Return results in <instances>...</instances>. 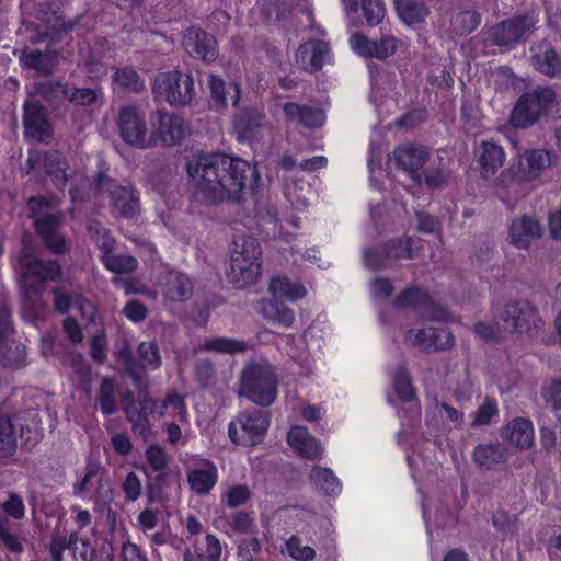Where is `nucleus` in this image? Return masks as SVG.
Listing matches in <instances>:
<instances>
[{"label":"nucleus","mask_w":561,"mask_h":561,"mask_svg":"<svg viewBox=\"0 0 561 561\" xmlns=\"http://www.w3.org/2000/svg\"><path fill=\"white\" fill-rule=\"evenodd\" d=\"M115 354L134 383L140 381L142 371L156 370L161 366L160 348L154 340L144 341L138 345V359L128 345L121 346Z\"/></svg>","instance_id":"6e6552de"},{"label":"nucleus","mask_w":561,"mask_h":561,"mask_svg":"<svg viewBox=\"0 0 561 561\" xmlns=\"http://www.w3.org/2000/svg\"><path fill=\"white\" fill-rule=\"evenodd\" d=\"M27 163L32 170L43 169L58 190H64L67 186L69 179L66 171L67 161L60 151L37 152L27 159Z\"/></svg>","instance_id":"412c9836"},{"label":"nucleus","mask_w":561,"mask_h":561,"mask_svg":"<svg viewBox=\"0 0 561 561\" xmlns=\"http://www.w3.org/2000/svg\"><path fill=\"white\" fill-rule=\"evenodd\" d=\"M261 247L254 238L242 237L233 242L228 275L237 287L256 282L261 275Z\"/></svg>","instance_id":"20e7f679"},{"label":"nucleus","mask_w":561,"mask_h":561,"mask_svg":"<svg viewBox=\"0 0 561 561\" xmlns=\"http://www.w3.org/2000/svg\"><path fill=\"white\" fill-rule=\"evenodd\" d=\"M68 102L75 106L91 107L104 104V93L101 88L70 87Z\"/></svg>","instance_id":"09e8293b"},{"label":"nucleus","mask_w":561,"mask_h":561,"mask_svg":"<svg viewBox=\"0 0 561 561\" xmlns=\"http://www.w3.org/2000/svg\"><path fill=\"white\" fill-rule=\"evenodd\" d=\"M348 16L358 11V0H342ZM360 10L368 26L379 25L386 16V7L381 0H360Z\"/></svg>","instance_id":"f704fd0d"},{"label":"nucleus","mask_w":561,"mask_h":561,"mask_svg":"<svg viewBox=\"0 0 561 561\" xmlns=\"http://www.w3.org/2000/svg\"><path fill=\"white\" fill-rule=\"evenodd\" d=\"M113 81L122 89L134 93H139L145 89L144 81L139 73L131 67L116 68L113 75Z\"/></svg>","instance_id":"3c124183"},{"label":"nucleus","mask_w":561,"mask_h":561,"mask_svg":"<svg viewBox=\"0 0 561 561\" xmlns=\"http://www.w3.org/2000/svg\"><path fill=\"white\" fill-rule=\"evenodd\" d=\"M428 296L419 287H410L402 291L394 300L398 307H417L426 304Z\"/></svg>","instance_id":"bf43d9fd"},{"label":"nucleus","mask_w":561,"mask_h":561,"mask_svg":"<svg viewBox=\"0 0 561 561\" xmlns=\"http://www.w3.org/2000/svg\"><path fill=\"white\" fill-rule=\"evenodd\" d=\"M505 161L504 149L494 141H482L479 147V164L481 175L489 179L503 165Z\"/></svg>","instance_id":"e433bc0d"},{"label":"nucleus","mask_w":561,"mask_h":561,"mask_svg":"<svg viewBox=\"0 0 561 561\" xmlns=\"http://www.w3.org/2000/svg\"><path fill=\"white\" fill-rule=\"evenodd\" d=\"M160 285L164 297L172 301L183 302L193 295L192 279L185 273L176 270H170L162 274Z\"/></svg>","instance_id":"a878e982"},{"label":"nucleus","mask_w":561,"mask_h":561,"mask_svg":"<svg viewBox=\"0 0 561 561\" xmlns=\"http://www.w3.org/2000/svg\"><path fill=\"white\" fill-rule=\"evenodd\" d=\"M263 115L253 107L244 108L234 116L233 129L240 142L252 141L262 126Z\"/></svg>","instance_id":"473e14b6"},{"label":"nucleus","mask_w":561,"mask_h":561,"mask_svg":"<svg viewBox=\"0 0 561 561\" xmlns=\"http://www.w3.org/2000/svg\"><path fill=\"white\" fill-rule=\"evenodd\" d=\"M257 311L266 320L287 328L293 325L295 320L294 311L277 299L261 300Z\"/></svg>","instance_id":"79ce46f5"},{"label":"nucleus","mask_w":561,"mask_h":561,"mask_svg":"<svg viewBox=\"0 0 561 561\" xmlns=\"http://www.w3.org/2000/svg\"><path fill=\"white\" fill-rule=\"evenodd\" d=\"M400 259H412V239H391L383 245H375L363 250L364 265L373 271L392 267Z\"/></svg>","instance_id":"4468645a"},{"label":"nucleus","mask_w":561,"mask_h":561,"mask_svg":"<svg viewBox=\"0 0 561 561\" xmlns=\"http://www.w3.org/2000/svg\"><path fill=\"white\" fill-rule=\"evenodd\" d=\"M16 431L9 414L0 413V466L15 462Z\"/></svg>","instance_id":"72a5a7b5"},{"label":"nucleus","mask_w":561,"mask_h":561,"mask_svg":"<svg viewBox=\"0 0 561 561\" xmlns=\"http://www.w3.org/2000/svg\"><path fill=\"white\" fill-rule=\"evenodd\" d=\"M405 341L412 346L426 352L445 351L455 345V337L448 328L411 329L405 333Z\"/></svg>","instance_id":"aec40b11"},{"label":"nucleus","mask_w":561,"mask_h":561,"mask_svg":"<svg viewBox=\"0 0 561 561\" xmlns=\"http://www.w3.org/2000/svg\"><path fill=\"white\" fill-rule=\"evenodd\" d=\"M493 527L504 536H512L516 533L515 517L505 511H497L492 516Z\"/></svg>","instance_id":"338daca9"},{"label":"nucleus","mask_w":561,"mask_h":561,"mask_svg":"<svg viewBox=\"0 0 561 561\" xmlns=\"http://www.w3.org/2000/svg\"><path fill=\"white\" fill-rule=\"evenodd\" d=\"M393 388L397 396L405 402L415 398V390L412 386L410 375L405 366H399L393 375Z\"/></svg>","instance_id":"5fc2aeb1"},{"label":"nucleus","mask_w":561,"mask_h":561,"mask_svg":"<svg viewBox=\"0 0 561 561\" xmlns=\"http://www.w3.org/2000/svg\"><path fill=\"white\" fill-rule=\"evenodd\" d=\"M106 472L107 470L99 460L88 459L83 476L72 485V495L75 497H84L93 486H96L95 496L102 497L103 481Z\"/></svg>","instance_id":"cd10ccee"},{"label":"nucleus","mask_w":561,"mask_h":561,"mask_svg":"<svg viewBox=\"0 0 561 561\" xmlns=\"http://www.w3.org/2000/svg\"><path fill=\"white\" fill-rule=\"evenodd\" d=\"M203 348L221 354H236L244 352L247 350V343L230 337H214L206 340L203 344Z\"/></svg>","instance_id":"603ef678"},{"label":"nucleus","mask_w":561,"mask_h":561,"mask_svg":"<svg viewBox=\"0 0 561 561\" xmlns=\"http://www.w3.org/2000/svg\"><path fill=\"white\" fill-rule=\"evenodd\" d=\"M121 489L127 502H136L142 493V483L135 472H129L124 478Z\"/></svg>","instance_id":"052dcab7"},{"label":"nucleus","mask_w":561,"mask_h":561,"mask_svg":"<svg viewBox=\"0 0 561 561\" xmlns=\"http://www.w3.org/2000/svg\"><path fill=\"white\" fill-rule=\"evenodd\" d=\"M209 88L211 93V100L217 108H222L228 105L227 95L230 96L232 105H237V103L239 102L240 89L238 84H227L219 77L210 76Z\"/></svg>","instance_id":"a18cd8bd"},{"label":"nucleus","mask_w":561,"mask_h":561,"mask_svg":"<svg viewBox=\"0 0 561 561\" xmlns=\"http://www.w3.org/2000/svg\"><path fill=\"white\" fill-rule=\"evenodd\" d=\"M552 163V154L548 150H526L519 154L506 171L501 174L499 184L508 186L506 179L512 181H530L538 178Z\"/></svg>","instance_id":"2eb2a0df"},{"label":"nucleus","mask_w":561,"mask_h":561,"mask_svg":"<svg viewBox=\"0 0 561 561\" xmlns=\"http://www.w3.org/2000/svg\"><path fill=\"white\" fill-rule=\"evenodd\" d=\"M145 472L148 478L146 484V496L148 504H162L165 501L163 491L170 485L171 471L168 469L154 471V476L149 474L147 471Z\"/></svg>","instance_id":"de8ad7c7"},{"label":"nucleus","mask_w":561,"mask_h":561,"mask_svg":"<svg viewBox=\"0 0 561 561\" xmlns=\"http://www.w3.org/2000/svg\"><path fill=\"white\" fill-rule=\"evenodd\" d=\"M501 436L516 447L528 448L534 440L533 424L528 419L516 417L502 428Z\"/></svg>","instance_id":"c9c22d12"},{"label":"nucleus","mask_w":561,"mask_h":561,"mask_svg":"<svg viewBox=\"0 0 561 561\" xmlns=\"http://www.w3.org/2000/svg\"><path fill=\"white\" fill-rule=\"evenodd\" d=\"M21 64L26 68L36 70L41 75H49L55 67V57L48 51L33 49L23 53Z\"/></svg>","instance_id":"8fccbe9b"},{"label":"nucleus","mask_w":561,"mask_h":561,"mask_svg":"<svg viewBox=\"0 0 561 561\" xmlns=\"http://www.w3.org/2000/svg\"><path fill=\"white\" fill-rule=\"evenodd\" d=\"M122 408L131 423L133 433L146 440L151 433L149 415L157 409V402L147 392H139L136 399L128 390L122 396Z\"/></svg>","instance_id":"dca6fc26"},{"label":"nucleus","mask_w":561,"mask_h":561,"mask_svg":"<svg viewBox=\"0 0 561 561\" xmlns=\"http://www.w3.org/2000/svg\"><path fill=\"white\" fill-rule=\"evenodd\" d=\"M285 545L288 554L297 561H311L316 557L314 549L310 546H304L298 536H291Z\"/></svg>","instance_id":"13d9d810"},{"label":"nucleus","mask_w":561,"mask_h":561,"mask_svg":"<svg viewBox=\"0 0 561 561\" xmlns=\"http://www.w3.org/2000/svg\"><path fill=\"white\" fill-rule=\"evenodd\" d=\"M184 49L194 58L204 62H213L218 57L217 42L215 37L201 28H190L183 36Z\"/></svg>","instance_id":"5701e85b"},{"label":"nucleus","mask_w":561,"mask_h":561,"mask_svg":"<svg viewBox=\"0 0 561 561\" xmlns=\"http://www.w3.org/2000/svg\"><path fill=\"white\" fill-rule=\"evenodd\" d=\"M268 289L277 300L284 298L296 301L306 296L305 287L299 283L291 282L287 276L272 277Z\"/></svg>","instance_id":"c03bdc74"},{"label":"nucleus","mask_w":561,"mask_h":561,"mask_svg":"<svg viewBox=\"0 0 561 561\" xmlns=\"http://www.w3.org/2000/svg\"><path fill=\"white\" fill-rule=\"evenodd\" d=\"M35 21V31L37 33L34 42L39 43L47 37L67 34L75 27V22H66L62 12L60 11L57 2L54 1H38L34 3L33 13Z\"/></svg>","instance_id":"f8f14e48"},{"label":"nucleus","mask_w":561,"mask_h":561,"mask_svg":"<svg viewBox=\"0 0 561 561\" xmlns=\"http://www.w3.org/2000/svg\"><path fill=\"white\" fill-rule=\"evenodd\" d=\"M474 463L485 470H495L506 462V449L500 444H479L472 453Z\"/></svg>","instance_id":"58836bf2"},{"label":"nucleus","mask_w":561,"mask_h":561,"mask_svg":"<svg viewBox=\"0 0 561 561\" xmlns=\"http://www.w3.org/2000/svg\"><path fill=\"white\" fill-rule=\"evenodd\" d=\"M538 19L533 12L515 14L493 25L488 33L491 46L512 50L536 31Z\"/></svg>","instance_id":"423d86ee"},{"label":"nucleus","mask_w":561,"mask_h":561,"mask_svg":"<svg viewBox=\"0 0 561 561\" xmlns=\"http://www.w3.org/2000/svg\"><path fill=\"white\" fill-rule=\"evenodd\" d=\"M557 94L551 87L528 90L518 100L511 121L517 128H527L546 114L554 103Z\"/></svg>","instance_id":"0eeeda50"},{"label":"nucleus","mask_w":561,"mask_h":561,"mask_svg":"<svg viewBox=\"0 0 561 561\" xmlns=\"http://www.w3.org/2000/svg\"><path fill=\"white\" fill-rule=\"evenodd\" d=\"M494 318L497 324L503 322L504 330L526 334H533L541 322L537 307L528 300L508 301L496 311Z\"/></svg>","instance_id":"1a4fd4ad"},{"label":"nucleus","mask_w":561,"mask_h":561,"mask_svg":"<svg viewBox=\"0 0 561 561\" xmlns=\"http://www.w3.org/2000/svg\"><path fill=\"white\" fill-rule=\"evenodd\" d=\"M117 126L121 137L130 146L146 149L157 145L154 135L148 133L145 113L134 105L119 110Z\"/></svg>","instance_id":"ddd939ff"},{"label":"nucleus","mask_w":561,"mask_h":561,"mask_svg":"<svg viewBox=\"0 0 561 561\" xmlns=\"http://www.w3.org/2000/svg\"><path fill=\"white\" fill-rule=\"evenodd\" d=\"M70 87L58 80H46L36 85V94L41 95L53 108L68 102Z\"/></svg>","instance_id":"49530a36"},{"label":"nucleus","mask_w":561,"mask_h":561,"mask_svg":"<svg viewBox=\"0 0 561 561\" xmlns=\"http://www.w3.org/2000/svg\"><path fill=\"white\" fill-rule=\"evenodd\" d=\"M8 524V518L0 514V542L3 543L11 552L21 553L23 551V546L16 535L10 531Z\"/></svg>","instance_id":"0e129e2a"},{"label":"nucleus","mask_w":561,"mask_h":561,"mask_svg":"<svg viewBox=\"0 0 561 561\" xmlns=\"http://www.w3.org/2000/svg\"><path fill=\"white\" fill-rule=\"evenodd\" d=\"M152 125L156 127V139H160L165 146H173L180 142L186 134L184 119L167 111L158 110L151 117Z\"/></svg>","instance_id":"4be33fe9"},{"label":"nucleus","mask_w":561,"mask_h":561,"mask_svg":"<svg viewBox=\"0 0 561 561\" xmlns=\"http://www.w3.org/2000/svg\"><path fill=\"white\" fill-rule=\"evenodd\" d=\"M310 481L317 491L325 496H337L342 491L339 478L327 467H313L310 472Z\"/></svg>","instance_id":"a19ab883"},{"label":"nucleus","mask_w":561,"mask_h":561,"mask_svg":"<svg viewBox=\"0 0 561 561\" xmlns=\"http://www.w3.org/2000/svg\"><path fill=\"white\" fill-rule=\"evenodd\" d=\"M415 178L423 181L428 188L437 190L445 185L448 174L440 168H427L422 174L417 173Z\"/></svg>","instance_id":"680f3d73"},{"label":"nucleus","mask_w":561,"mask_h":561,"mask_svg":"<svg viewBox=\"0 0 561 561\" xmlns=\"http://www.w3.org/2000/svg\"><path fill=\"white\" fill-rule=\"evenodd\" d=\"M397 38L383 35L380 39H369L362 34H354L350 38L352 48L360 56L367 58L385 59L393 55L397 49Z\"/></svg>","instance_id":"b1692460"},{"label":"nucleus","mask_w":561,"mask_h":561,"mask_svg":"<svg viewBox=\"0 0 561 561\" xmlns=\"http://www.w3.org/2000/svg\"><path fill=\"white\" fill-rule=\"evenodd\" d=\"M481 23V14L473 9L454 11L449 19L450 31L457 36H467Z\"/></svg>","instance_id":"37998d69"},{"label":"nucleus","mask_w":561,"mask_h":561,"mask_svg":"<svg viewBox=\"0 0 561 561\" xmlns=\"http://www.w3.org/2000/svg\"><path fill=\"white\" fill-rule=\"evenodd\" d=\"M96 188L108 192L115 214L124 218H134L140 213L138 192L130 185H118L103 174L96 176Z\"/></svg>","instance_id":"f3484780"},{"label":"nucleus","mask_w":561,"mask_h":561,"mask_svg":"<svg viewBox=\"0 0 561 561\" xmlns=\"http://www.w3.org/2000/svg\"><path fill=\"white\" fill-rule=\"evenodd\" d=\"M270 424V411L260 409L244 410L230 421L228 436L236 445L253 447L264 440Z\"/></svg>","instance_id":"39448f33"},{"label":"nucleus","mask_w":561,"mask_h":561,"mask_svg":"<svg viewBox=\"0 0 561 561\" xmlns=\"http://www.w3.org/2000/svg\"><path fill=\"white\" fill-rule=\"evenodd\" d=\"M329 58V44L321 39L308 41L301 44L296 51L297 65L307 72L320 70Z\"/></svg>","instance_id":"393cba45"},{"label":"nucleus","mask_w":561,"mask_h":561,"mask_svg":"<svg viewBox=\"0 0 561 561\" xmlns=\"http://www.w3.org/2000/svg\"><path fill=\"white\" fill-rule=\"evenodd\" d=\"M529 64L537 72L549 78H561V49L553 41L542 38L529 47Z\"/></svg>","instance_id":"6ab92c4d"},{"label":"nucleus","mask_w":561,"mask_h":561,"mask_svg":"<svg viewBox=\"0 0 561 561\" xmlns=\"http://www.w3.org/2000/svg\"><path fill=\"white\" fill-rule=\"evenodd\" d=\"M99 402L101 412L104 415H112L117 412L115 383L111 378L102 379L99 388Z\"/></svg>","instance_id":"864d4df0"},{"label":"nucleus","mask_w":561,"mask_h":561,"mask_svg":"<svg viewBox=\"0 0 561 561\" xmlns=\"http://www.w3.org/2000/svg\"><path fill=\"white\" fill-rule=\"evenodd\" d=\"M240 396L263 408L272 405L278 396V380L272 365L245 364L240 375Z\"/></svg>","instance_id":"7ed1b4c3"},{"label":"nucleus","mask_w":561,"mask_h":561,"mask_svg":"<svg viewBox=\"0 0 561 561\" xmlns=\"http://www.w3.org/2000/svg\"><path fill=\"white\" fill-rule=\"evenodd\" d=\"M499 414V407L495 399L486 397L482 404L473 413V420L471 422V427H480L484 425H489L492 421V417Z\"/></svg>","instance_id":"4d7b16f0"},{"label":"nucleus","mask_w":561,"mask_h":561,"mask_svg":"<svg viewBox=\"0 0 561 561\" xmlns=\"http://www.w3.org/2000/svg\"><path fill=\"white\" fill-rule=\"evenodd\" d=\"M12 310L5 302H0V366L12 370L26 366V347L12 339Z\"/></svg>","instance_id":"9d476101"},{"label":"nucleus","mask_w":561,"mask_h":561,"mask_svg":"<svg viewBox=\"0 0 561 561\" xmlns=\"http://www.w3.org/2000/svg\"><path fill=\"white\" fill-rule=\"evenodd\" d=\"M217 479V467L209 460H203L199 467L187 473V483L191 490L198 495L208 494L216 485Z\"/></svg>","instance_id":"2f4dec72"},{"label":"nucleus","mask_w":561,"mask_h":561,"mask_svg":"<svg viewBox=\"0 0 561 561\" xmlns=\"http://www.w3.org/2000/svg\"><path fill=\"white\" fill-rule=\"evenodd\" d=\"M153 92L173 106H185L195 95L192 75L179 70L159 73L156 77Z\"/></svg>","instance_id":"9b49d317"},{"label":"nucleus","mask_w":561,"mask_h":561,"mask_svg":"<svg viewBox=\"0 0 561 561\" xmlns=\"http://www.w3.org/2000/svg\"><path fill=\"white\" fill-rule=\"evenodd\" d=\"M54 305L57 312L66 314L72 302H78L79 296H72L66 286H58L53 290Z\"/></svg>","instance_id":"69168bd1"},{"label":"nucleus","mask_w":561,"mask_h":561,"mask_svg":"<svg viewBox=\"0 0 561 561\" xmlns=\"http://www.w3.org/2000/svg\"><path fill=\"white\" fill-rule=\"evenodd\" d=\"M287 442L306 459H316L321 454L319 442L308 433L305 426L291 427Z\"/></svg>","instance_id":"4c0bfd02"},{"label":"nucleus","mask_w":561,"mask_h":561,"mask_svg":"<svg viewBox=\"0 0 561 561\" xmlns=\"http://www.w3.org/2000/svg\"><path fill=\"white\" fill-rule=\"evenodd\" d=\"M284 113L287 119L297 122L308 128H318L324 124V112L314 106L300 105L295 102L284 104Z\"/></svg>","instance_id":"7c9ffc66"},{"label":"nucleus","mask_w":561,"mask_h":561,"mask_svg":"<svg viewBox=\"0 0 561 561\" xmlns=\"http://www.w3.org/2000/svg\"><path fill=\"white\" fill-rule=\"evenodd\" d=\"M428 157L430 152L425 147L413 144L400 146L392 152L396 165L411 174H417Z\"/></svg>","instance_id":"c756f323"},{"label":"nucleus","mask_w":561,"mask_h":561,"mask_svg":"<svg viewBox=\"0 0 561 561\" xmlns=\"http://www.w3.org/2000/svg\"><path fill=\"white\" fill-rule=\"evenodd\" d=\"M541 396L552 410H561V377L542 386Z\"/></svg>","instance_id":"e2e57ef3"},{"label":"nucleus","mask_w":561,"mask_h":561,"mask_svg":"<svg viewBox=\"0 0 561 561\" xmlns=\"http://www.w3.org/2000/svg\"><path fill=\"white\" fill-rule=\"evenodd\" d=\"M215 365L209 359H199L195 365V377L202 387H208L215 381Z\"/></svg>","instance_id":"774afa93"},{"label":"nucleus","mask_w":561,"mask_h":561,"mask_svg":"<svg viewBox=\"0 0 561 561\" xmlns=\"http://www.w3.org/2000/svg\"><path fill=\"white\" fill-rule=\"evenodd\" d=\"M103 265L113 273L125 274L134 272L138 267V261L135 256L129 254L114 253L105 257Z\"/></svg>","instance_id":"6e6d98bb"},{"label":"nucleus","mask_w":561,"mask_h":561,"mask_svg":"<svg viewBox=\"0 0 561 561\" xmlns=\"http://www.w3.org/2000/svg\"><path fill=\"white\" fill-rule=\"evenodd\" d=\"M15 270L23 278V317L32 322L45 320L48 308L43 300V283L56 280L61 276L60 264L57 260L39 259L31 240L23 238L21 250L15 256Z\"/></svg>","instance_id":"f03ea898"},{"label":"nucleus","mask_w":561,"mask_h":561,"mask_svg":"<svg viewBox=\"0 0 561 561\" xmlns=\"http://www.w3.org/2000/svg\"><path fill=\"white\" fill-rule=\"evenodd\" d=\"M62 216H45L36 218L35 228L45 245L55 254L68 251L65 237L59 232Z\"/></svg>","instance_id":"bb28decb"},{"label":"nucleus","mask_w":561,"mask_h":561,"mask_svg":"<svg viewBox=\"0 0 561 561\" xmlns=\"http://www.w3.org/2000/svg\"><path fill=\"white\" fill-rule=\"evenodd\" d=\"M541 232L538 220L529 216L514 219L510 228L512 243L519 249H528L533 241L541 237Z\"/></svg>","instance_id":"c85d7f7f"},{"label":"nucleus","mask_w":561,"mask_h":561,"mask_svg":"<svg viewBox=\"0 0 561 561\" xmlns=\"http://www.w3.org/2000/svg\"><path fill=\"white\" fill-rule=\"evenodd\" d=\"M192 198L206 206L240 203L254 194L260 173L255 164L222 152L203 153L186 162Z\"/></svg>","instance_id":"f257e3e1"},{"label":"nucleus","mask_w":561,"mask_h":561,"mask_svg":"<svg viewBox=\"0 0 561 561\" xmlns=\"http://www.w3.org/2000/svg\"><path fill=\"white\" fill-rule=\"evenodd\" d=\"M22 123L24 135L36 141L47 142L53 136L46 108L34 94H30L24 101Z\"/></svg>","instance_id":"a211bd4d"},{"label":"nucleus","mask_w":561,"mask_h":561,"mask_svg":"<svg viewBox=\"0 0 561 561\" xmlns=\"http://www.w3.org/2000/svg\"><path fill=\"white\" fill-rule=\"evenodd\" d=\"M393 3L399 19L408 26L424 23L431 12L422 0H393Z\"/></svg>","instance_id":"ea45409f"}]
</instances>
